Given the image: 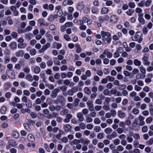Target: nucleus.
Wrapping results in <instances>:
<instances>
[{"instance_id": "f257e3e1", "label": "nucleus", "mask_w": 153, "mask_h": 153, "mask_svg": "<svg viewBox=\"0 0 153 153\" xmlns=\"http://www.w3.org/2000/svg\"><path fill=\"white\" fill-rule=\"evenodd\" d=\"M100 34L102 37V40L105 42L106 41L108 43H110L111 42V37L110 33L108 32L102 31Z\"/></svg>"}, {"instance_id": "f03ea898", "label": "nucleus", "mask_w": 153, "mask_h": 153, "mask_svg": "<svg viewBox=\"0 0 153 153\" xmlns=\"http://www.w3.org/2000/svg\"><path fill=\"white\" fill-rule=\"evenodd\" d=\"M142 34L139 32H137L135 34V36L134 38H132V40L134 41H137L139 43H140L142 40L141 37Z\"/></svg>"}, {"instance_id": "7ed1b4c3", "label": "nucleus", "mask_w": 153, "mask_h": 153, "mask_svg": "<svg viewBox=\"0 0 153 153\" xmlns=\"http://www.w3.org/2000/svg\"><path fill=\"white\" fill-rule=\"evenodd\" d=\"M149 56L148 55L145 54L142 58V60L143 61V64L145 65H150V63L148 61Z\"/></svg>"}, {"instance_id": "20e7f679", "label": "nucleus", "mask_w": 153, "mask_h": 153, "mask_svg": "<svg viewBox=\"0 0 153 153\" xmlns=\"http://www.w3.org/2000/svg\"><path fill=\"white\" fill-rule=\"evenodd\" d=\"M59 88H56L53 90L51 94V97L53 98L56 97L57 96V93L59 92Z\"/></svg>"}, {"instance_id": "39448f33", "label": "nucleus", "mask_w": 153, "mask_h": 153, "mask_svg": "<svg viewBox=\"0 0 153 153\" xmlns=\"http://www.w3.org/2000/svg\"><path fill=\"white\" fill-rule=\"evenodd\" d=\"M76 117L78 119V120L80 122H82L84 119L83 114L81 112L78 113L76 114Z\"/></svg>"}, {"instance_id": "423d86ee", "label": "nucleus", "mask_w": 153, "mask_h": 153, "mask_svg": "<svg viewBox=\"0 0 153 153\" xmlns=\"http://www.w3.org/2000/svg\"><path fill=\"white\" fill-rule=\"evenodd\" d=\"M138 119L139 121V125L140 126H143L145 124L144 121V117L141 115H140L138 117Z\"/></svg>"}, {"instance_id": "0eeeda50", "label": "nucleus", "mask_w": 153, "mask_h": 153, "mask_svg": "<svg viewBox=\"0 0 153 153\" xmlns=\"http://www.w3.org/2000/svg\"><path fill=\"white\" fill-rule=\"evenodd\" d=\"M118 17L116 15H113L110 17L111 22L113 24L116 23L117 21Z\"/></svg>"}, {"instance_id": "6e6552de", "label": "nucleus", "mask_w": 153, "mask_h": 153, "mask_svg": "<svg viewBox=\"0 0 153 153\" xmlns=\"http://www.w3.org/2000/svg\"><path fill=\"white\" fill-rule=\"evenodd\" d=\"M78 89L75 88H74L71 90L68 91L67 93L68 95L72 96L74 93L76 92Z\"/></svg>"}, {"instance_id": "1a4fd4ad", "label": "nucleus", "mask_w": 153, "mask_h": 153, "mask_svg": "<svg viewBox=\"0 0 153 153\" xmlns=\"http://www.w3.org/2000/svg\"><path fill=\"white\" fill-rule=\"evenodd\" d=\"M117 114L118 116L120 118H123L126 117V113L121 110L119 111Z\"/></svg>"}, {"instance_id": "9d476101", "label": "nucleus", "mask_w": 153, "mask_h": 153, "mask_svg": "<svg viewBox=\"0 0 153 153\" xmlns=\"http://www.w3.org/2000/svg\"><path fill=\"white\" fill-rule=\"evenodd\" d=\"M24 53V52L23 51L20 50L16 52L15 53V56L17 57H22Z\"/></svg>"}, {"instance_id": "9b49d317", "label": "nucleus", "mask_w": 153, "mask_h": 153, "mask_svg": "<svg viewBox=\"0 0 153 153\" xmlns=\"http://www.w3.org/2000/svg\"><path fill=\"white\" fill-rule=\"evenodd\" d=\"M57 99L59 102L61 104H63L65 102V100L64 97L62 95H59L57 97Z\"/></svg>"}, {"instance_id": "f8f14e48", "label": "nucleus", "mask_w": 153, "mask_h": 153, "mask_svg": "<svg viewBox=\"0 0 153 153\" xmlns=\"http://www.w3.org/2000/svg\"><path fill=\"white\" fill-rule=\"evenodd\" d=\"M86 104L89 110L91 111H92L93 110H91V108H92L94 106V105L92 103V102L90 100H88L86 102Z\"/></svg>"}, {"instance_id": "ddd939ff", "label": "nucleus", "mask_w": 153, "mask_h": 153, "mask_svg": "<svg viewBox=\"0 0 153 153\" xmlns=\"http://www.w3.org/2000/svg\"><path fill=\"white\" fill-rule=\"evenodd\" d=\"M71 128V126L69 124L65 125L64 127V129L65 131L67 132L70 131Z\"/></svg>"}, {"instance_id": "4468645a", "label": "nucleus", "mask_w": 153, "mask_h": 153, "mask_svg": "<svg viewBox=\"0 0 153 153\" xmlns=\"http://www.w3.org/2000/svg\"><path fill=\"white\" fill-rule=\"evenodd\" d=\"M80 142L84 145H88L90 143V141L88 140H85L83 138H81L79 140Z\"/></svg>"}, {"instance_id": "2eb2a0df", "label": "nucleus", "mask_w": 153, "mask_h": 153, "mask_svg": "<svg viewBox=\"0 0 153 153\" xmlns=\"http://www.w3.org/2000/svg\"><path fill=\"white\" fill-rule=\"evenodd\" d=\"M27 138L28 140L30 142H33L35 141L34 136L31 134H29L27 135Z\"/></svg>"}, {"instance_id": "dca6fc26", "label": "nucleus", "mask_w": 153, "mask_h": 153, "mask_svg": "<svg viewBox=\"0 0 153 153\" xmlns=\"http://www.w3.org/2000/svg\"><path fill=\"white\" fill-rule=\"evenodd\" d=\"M80 143V141L79 140L74 139L70 142V144L71 146H73L74 145H76Z\"/></svg>"}, {"instance_id": "f3484780", "label": "nucleus", "mask_w": 153, "mask_h": 153, "mask_svg": "<svg viewBox=\"0 0 153 153\" xmlns=\"http://www.w3.org/2000/svg\"><path fill=\"white\" fill-rule=\"evenodd\" d=\"M69 112V110L67 108H65L62 110L60 112V115L62 116H65Z\"/></svg>"}, {"instance_id": "a211bd4d", "label": "nucleus", "mask_w": 153, "mask_h": 153, "mask_svg": "<svg viewBox=\"0 0 153 153\" xmlns=\"http://www.w3.org/2000/svg\"><path fill=\"white\" fill-rule=\"evenodd\" d=\"M12 135L14 138L17 139L19 137V134L17 131H13L12 132Z\"/></svg>"}, {"instance_id": "6ab92c4d", "label": "nucleus", "mask_w": 153, "mask_h": 153, "mask_svg": "<svg viewBox=\"0 0 153 153\" xmlns=\"http://www.w3.org/2000/svg\"><path fill=\"white\" fill-rule=\"evenodd\" d=\"M15 143H16L15 142H13V141H12L10 140H9L8 141V144L6 146V148L7 149H9L11 147H13V146L14 145V144H15Z\"/></svg>"}, {"instance_id": "aec40b11", "label": "nucleus", "mask_w": 153, "mask_h": 153, "mask_svg": "<svg viewBox=\"0 0 153 153\" xmlns=\"http://www.w3.org/2000/svg\"><path fill=\"white\" fill-rule=\"evenodd\" d=\"M10 48L12 49H15L17 48V44L16 42H11L9 45Z\"/></svg>"}, {"instance_id": "412c9836", "label": "nucleus", "mask_w": 153, "mask_h": 153, "mask_svg": "<svg viewBox=\"0 0 153 153\" xmlns=\"http://www.w3.org/2000/svg\"><path fill=\"white\" fill-rule=\"evenodd\" d=\"M49 110L47 109H44L43 111V114L42 113H40L39 116L41 117H44L45 116V115H48L49 113Z\"/></svg>"}, {"instance_id": "4be33fe9", "label": "nucleus", "mask_w": 153, "mask_h": 153, "mask_svg": "<svg viewBox=\"0 0 153 153\" xmlns=\"http://www.w3.org/2000/svg\"><path fill=\"white\" fill-rule=\"evenodd\" d=\"M84 6V4L82 2H79L78 3L77 5V9L78 10H81L83 9Z\"/></svg>"}, {"instance_id": "5701e85b", "label": "nucleus", "mask_w": 153, "mask_h": 153, "mask_svg": "<svg viewBox=\"0 0 153 153\" xmlns=\"http://www.w3.org/2000/svg\"><path fill=\"white\" fill-rule=\"evenodd\" d=\"M57 16L56 15V14H54L53 15H51L48 18V20L50 22H52L54 19H57Z\"/></svg>"}, {"instance_id": "b1692460", "label": "nucleus", "mask_w": 153, "mask_h": 153, "mask_svg": "<svg viewBox=\"0 0 153 153\" xmlns=\"http://www.w3.org/2000/svg\"><path fill=\"white\" fill-rule=\"evenodd\" d=\"M75 48H76V52L78 53L80 52L82 50L81 48L80 47V46L79 44H76L75 45Z\"/></svg>"}, {"instance_id": "393cba45", "label": "nucleus", "mask_w": 153, "mask_h": 153, "mask_svg": "<svg viewBox=\"0 0 153 153\" xmlns=\"http://www.w3.org/2000/svg\"><path fill=\"white\" fill-rule=\"evenodd\" d=\"M134 63L135 66H140L141 64V62L137 59H135L134 60Z\"/></svg>"}, {"instance_id": "a878e982", "label": "nucleus", "mask_w": 153, "mask_h": 153, "mask_svg": "<svg viewBox=\"0 0 153 153\" xmlns=\"http://www.w3.org/2000/svg\"><path fill=\"white\" fill-rule=\"evenodd\" d=\"M53 60L54 63L56 65H60L59 60L57 58H54Z\"/></svg>"}, {"instance_id": "bb28decb", "label": "nucleus", "mask_w": 153, "mask_h": 153, "mask_svg": "<svg viewBox=\"0 0 153 153\" xmlns=\"http://www.w3.org/2000/svg\"><path fill=\"white\" fill-rule=\"evenodd\" d=\"M51 46V44L50 43H47L45 45H43L42 47V48L45 51L47 48Z\"/></svg>"}, {"instance_id": "cd10ccee", "label": "nucleus", "mask_w": 153, "mask_h": 153, "mask_svg": "<svg viewBox=\"0 0 153 153\" xmlns=\"http://www.w3.org/2000/svg\"><path fill=\"white\" fill-rule=\"evenodd\" d=\"M26 44L25 43H22L18 44V47L19 49H22L26 46Z\"/></svg>"}, {"instance_id": "c85d7f7f", "label": "nucleus", "mask_w": 153, "mask_h": 153, "mask_svg": "<svg viewBox=\"0 0 153 153\" xmlns=\"http://www.w3.org/2000/svg\"><path fill=\"white\" fill-rule=\"evenodd\" d=\"M112 131V129L110 127H108L105 129L104 131L107 134L111 133Z\"/></svg>"}, {"instance_id": "c756f323", "label": "nucleus", "mask_w": 153, "mask_h": 153, "mask_svg": "<svg viewBox=\"0 0 153 153\" xmlns=\"http://www.w3.org/2000/svg\"><path fill=\"white\" fill-rule=\"evenodd\" d=\"M32 34L30 33H28L25 35V38L29 40L31 39H32Z\"/></svg>"}, {"instance_id": "7c9ffc66", "label": "nucleus", "mask_w": 153, "mask_h": 153, "mask_svg": "<svg viewBox=\"0 0 153 153\" xmlns=\"http://www.w3.org/2000/svg\"><path fill=\"white\" fill-rule=\"evenodd\" d=\"M118 86V89L120 90H124L126 88V85L124 84H120Z\"/></svg>"}, {"instance_id": "2f4dec72", "label": "nucleus", "mask_w": 153, "mask_h": 153, "mask_svg": "<svg viewBox=\"0 0 153 153\" xmlns=\"http://www.w3.org/2000/svg\"><path fill=\"white\" fill-rule=\"evenodd\" d=\"M44 20L43 18H40L38 20V22L40 24V26H41L42 25H45V24L44 23Z\"/></svg>"}, {"instance_id": "473e14b6", "label": "nucleus", "mask_w": 153, "mask_h": 153, "mask_svg": "<svg viewBox=\"0 0 153 153\" xmlns=\"http://www.w3.org/2000/svg\"><path fill=\"white\" fill-rule=\"evenodd\" d=\"M86 121L87 123H91L93 121V119L89 115L86 117Z\"/></svg>"}, {"instance_id": "72a5a7b5", "label": "nucleus", "mask_w": 153, "mask_h": 153, "mask_svg": "<svg viewBox=\"0 0 153 153\" xmlns=\"http://www.w3.org/2000/svg\"><path fill=\"white\" fill-rule=\"evenodd\" d=\"M147 145H151L153 144V138H150L146 142Z\"/></svg>"}, {"instance_id": "f704fd0d", "label": "nucleus", "mask_w": 153, "mask_h": 153, "mask_svg": "<svg viewBox=\"0 0 153 153\" xmlns=\"http://www.w3.org/2000/svg\"><path fill=\"white\" fill-rule=\"evenodd\" d=\"M7 108L5 106H4L2 107L0 110V113L2 114H4L6 113Z\"/></svg>"}, {"instance_id": "c9c22d12", "label": "nucleus", "mask_w": 153, "mask_h": 153, "mask_svg": "<svg viewBox=\"0 0 153 153\" xmlns=\"http://www.w3.org/2000/svg\"><path fill=\"white\" fill-rule=\"evenodd\" d=\"M134 89L136 91H140L142 89V88L138 85H135L134 86Z\"/></svg>"}, {"instance_id": "e433bc0d", "label": "nucleus", "mask_w": 153, "mask_h": 153, "mask_svg": "<svg viewBox=\"0 0 153 153\" xmlns=\"http://www.w3.org/2000/svg\"><path fill=\"white\" fill-rule=\"evenodd\" d=\"M84 91L85 93L87 94H90L91 93V91L88 88L85 87L84 89Z\"/></svg>"}, {"instance_id": "4c0bfd02", "label": "nucleus", "mask_w": 153, "mask_h": 153, "mask_svg": "<svg viewBox=\"0 0 153 153\" xmlns=\"http://www.w3.org/2000/svg\"><path fill=\"white\" fill-rule=\"evenodd\" d=\"M134 10L131 9H129L126 12V14L129 16H131L134 13Z\"/></svg>"}, {"instance_id": "58836bf2", "label": "nucleus", "mask_w": 153, "mask_h": 153, "mask_svg": "<svg viewBox=\"0 0 153 153\" xmlns=\"http://www.w3.org/2000/svg\"><path fill=\"white\" fill-rule=\"evenodd\" d=\"M107 52V50H105L100 55V58L101 59H103L105 57Z\"/></svg>"}, {"instance_id": "ea45409f", "label": "nucleus", "mask_w": 153, "mask_h": 153, "mask_svg": "<svg viewBox=\"0 0 153 153\" xmlns=\"http://www.w3.org/2000/svg\"><path fill=\"white\" fill-rule=\"evenodd\" d=\"M45 36L48 38V39L49 40V41H51L53 40V36L48 33H46Z\"/></svg>"}, {"instance_id": "a19ab883", "label": "nucleus", "mask_w": 153, "mask_h": 153, "mask_svg": "<svg viewBox=\"0 0 153 153\" xmlns=\"http://www.w3.org/2000/svg\"><path fill=\"white\" fill-rule=\"evenodd\" d=\"M21 111L22 113H24L25 112H28L29 113L30 112V109L27 108H26L25 109L22 108L21 110Z\"/></svg>"}, {"instance_id": "79ce46f5", "label": "nucleus", "mask_w": 153, "mask_h": 153, "mask_svg": "<svg viewBox=\"0 0 153 153\" xmlns=\"http://www.w3.org/2000/svg\"><path fill=\"white\" fill-rule=\"evenodd\" d=\"M26 78L29 81L32 82L33 80V78L32 76L30 74H29L27 75L26 76Z\"/></svg>"}, {"instance_id": "37998d69", "label": "nucleus", "mask_w": 153, "mask_h": 153, "mask_svg": "<svg viewBox=\"0 0 153 153\" xmlns=\"http://www.w3.org/2000/svg\"><path fill=\"white\" fill-rule=\"evenodd\" d=\"M140 71L143 74H145L146 73V70L143 66H141L139 68Z\"/></svg>"}, {"instance_id": "c03bdc74", "label": "nucleus", "mask_w": 153, "mask_h": 153, "mask_svg": "<svg viewBox=\"0 0 153 153\" xmlns=\"http://www.w3.org/2000/svg\"><path fill=\"white\" fill-rule=\"evenodd\" d=\"M104 134L103 133H99L97 136V138L99 139H101L104 138Z\"/></svg>"}, {"instance_id": "a18cd8bd", "label": "nucleus", "mask_w": 153, "mask_h": 153, "mask_svg": "<svg viewBox=\"0 0 153 153\" xmlns=\"http://www.w3.org/2000/svg\"><path fill=\"white\" fill-rule=\"evenodd\" d=\"M32 28L31 26H29L27 27L23 30V32H28L31 30Z\"/></svg>"}, {"instance_id": "49530a36", "label": "nucleus", "mask_w": 153, "mask_h": 153, "mask_svg": "<svg viewBox=\"0 0 153 153\" xmlns=\"http://www.w3.org/2000/svg\"><path fill=\"white\" fill-rule=\"evenodd\" d=\"M108 11V10L106 7H103L102 8L101 12L103 14H105L107 13Z\"/></svg>"}, {"instance_id": "de8ad7c7", "label": "nucleus", "mask_w": 153, "mask_h": 153, "mask_svg": "<svg viewBox=\"0 0 153 153\" xmlns=\"http://www.w3.org/2000/svg\"><path fill=\"white\" fill-rule=\"evenodd\" d=\"M30 54L31 55L33 56L36 54V52L35 49H32L30 51Z\"/></svg>"}, {"instance_id": "09e8293b", "label": "nucleus", "mask_w": 153, "mask_h": 153, "mask_svg": "<svg viewBox=\"0 0 153 153\" xmlns=\"http://www.w3.org/2000/svg\"><path fill=\"white\" fill-rule=\"evenodd\" d=\"M101 130V128L100 126H95L94 128V130L96 132H99Z\"/></svg>"}, {"instance_id": "8fccbe9b", "label": "nucleus", "mask_w": 153, "mask_h": 153, "mask_svg": "<svg viewBox=\"0 0 153 153\" xmlns=\"http://www.w3.org/2000/svg\"><path fill=\"white\" fill-rule=\"evenodd\" d=\"M7 19L8 21V23L10 25H12L13 24V21L11 19L10 16H8L7 18Z\"/></svg>"}, {"instance_id": "3c124183", "label": "nucleus", "mask_w": 153, "mask_h": 153, "mask_svg": "<svg viewBox=\"0 0 153 153\" xmlns=\"http://www.w3.org/2000/svg\"><path fill=\"white\" fill-rule=\"evenodd\" d=\"M139 110L136 108H134L132 111V113L135 115L139 113Z\"/></svg>"}, {"instance_id": "603ef678", "label": "nucleus", "mask_w": 153, "mask_h": 153, "mask_svg": "<svg viewBox=\"0 0 153 153\" xmlns=\"http://www.w3.org/2000/svg\"><path fill=\"white\" fill-rule=\"evenodd\" d=\"M41 71L40 68L39 67H36L34 69V71L36 74L39 73Z\"/></svg>"}, {"instance_id": "864d4df0", "label": "nucleus", "mask_w": 153, "mask_h": 153, "mask_svg": "<svg viewBox=\"0 0 153 153\" xmlns=\"http://www.w3.org/2000/svg\"><path fill=\"white\" fill-rule=\"evenodd\" d=\"M107 80L109 82H113L114 80V78L113 77L110 76H108L106 77Z\"/></svg>"}, {"instance_id": "5fc2aeb1", "label": "nucleus", "mask_w": 153, "mask_h": 153, "mask_svg": "<svg viewBox=\"0 0 153 153\" xmlns=\"http://www.w3.org/2000/svg\"><path fill=\"white\" fill-rule=\"evenodd\" d=\"M109 104H107L104 105L102 106L103 109L105 110H109L110 108L108 105Z\"/></svg>"}, {"instance_id": "6e6d98bb", "label": "nucleus", "mask_w": 153, "mask_h": 153, "mask_svg": "<svg viewBox=\"0 0 153 153\" xmlns=\"http://www.w3.org/2000/svg\"><path fill=\"white\" fill-rule=\"evenodd\" d=\"M94 122L95 124H98L101 123V121L99 118L97 117L94 119Z\"/></svg>"}, {"instance_id": "4d7b16f0", "label": "nucleus", "mask_w": 153, "mask_h": 153, "mask_svg": "<svg viewBox=\"0 0 153 153\" xmlns=\"http://www.w3.org/2000/svg\"><path fill=\"white\" fill-rule=\"evenodd\" d=\"M120 140L118 139H116L113 140L114 144L116 145H118L120 143Z\"/></svg>"}, {"instance_id": "13d9d810", "label": "nucleus", "mask_w": 153, "mask_h": 153, "mask_svg": "<svg viewBox=\"0 0 153 153\" xmlns=\"http://www.w3.org/2000/svg\"><path fill=\"white\" fill-rule=\"evenodd\" d=\"M29 125V124H28L27 123H25L24 124V126L26 130L29 131H30V128Z\"/></svg>"}, {"instance_id": "bf43d9fd", "label": "nucleus", "mask_w": 153, "mask_h": 153, "mask_svg": "<svg viewBox=\"0 0 153 153\" xmlns=\"http://www.w3.org/2000/svg\"><path fill=\"white\" fill-rule=\"evenodd\" d=\"M46 66V64L45 62H42L40 64V67L42 69H45Z\"/></svg>"}, {"instance_id": "052dcab7", "label": "nucleus", "mask_w": 153, "mask_h": 153, "mask_svg": "<svg viewBox=\"0 0 153 153\" xmlns=\"http://www.w3.org/2000/svg\"><path fill=\"white\" fill-rule=\"evenodd\" d=\"M129 95L130 97L134 98V97L137 95V93L134 91H133L131 92Z\"/></svg>"}, {"instance_id": "680f3d73", "label": "nucleus", "mask_w": 153, "mask_h": 153, "mask_svg": "<svg viewBox=\"0 0 153 153\" xmlns=\"http://www.w3.org/2000/svg\"><path fill=\"white\" fill-rule=\"evenodd\" d=\"M102 108V106L100 105H96L94 107L96 111H100L101 110Z\"/></svg>"}, {"instance_id": "e2e57ef3", "label": "nucleus", "mask_w": 153, "mask_h": 153, "mask_svg": "<svg viewBox=\"0 0 153 153\" xmlns=\"http://www.w3.org/2000/svg\"><path fill=\"white\" fill-rule=\"evenodd\" d=\"M10 58L9 57L6 56L4 58V62L5 64H6L9 63L10 62Z\"/></svg>"}, {"instance_id": "0e129e2a", "label": "nucleus", "mask_w": 153, "mask_h": 153, "mask_svg": "<svg viewBox=\"0 0 153 153\" xmlns=\"http://www.w3.org/2000/svg\"><path fill=\"white\" fill-rule=\"evenodd\" d=\"M47 64L48 66H51L53 64V61L51 59H50L47 62Z\"/></svg>"}, {"instance_id": "69168bd1", "label": "nucleus", "mask_w": 153, "mask_h": 153, "mask_svg": "<svg viewBox=\"0 0 153 153\" xmlns=\"http://www.w3.org/2000/svg\"><path fill=\"white\" fill-rule=\"evenodd\" d=\"M102 102V101L101 99H96L95 101V103L96 104L99 105L101 104Z\"/></svg>"}, {"instance_id": "338daca9", "label": "nucleus", "mask_w": 153, "mask_h": 153, "mask_svg": "<svg viewBox=\"0 0 153 153\" xmlns=\"http://www.w3.org/2000/svg\"><path fill=\"white\" fill-rule=\"evenodd\" d=\"M152 0H147L145 3V5L146 7H149L152 2Z\"/></svg>"}, {"instance_id": "774afa93", "label": "nucleus", "mask_w": 153, "mask_h": 153, "mask_svg": "<svg viewBox=\"0 0 153 153\" xmlns=\"http://www.w3.org/2000/svg\"><path fill=\"white\" fill-rule=\"evenodd\" d=\"M117 149L119 152H122L124 149V148L121 145H119L117 146Z\"/></svg>"}]
</instances>
